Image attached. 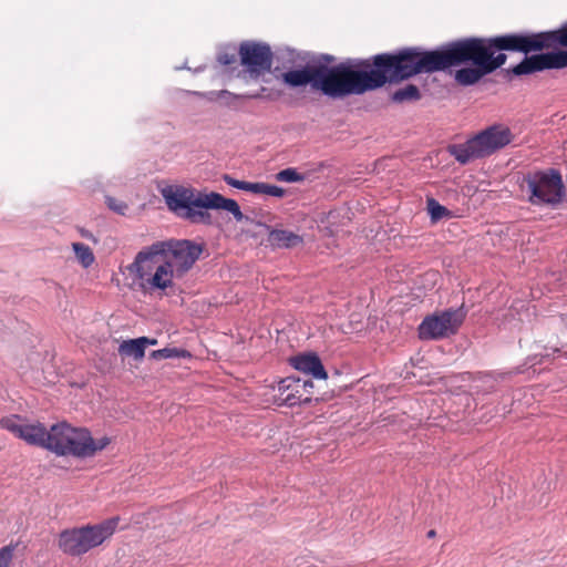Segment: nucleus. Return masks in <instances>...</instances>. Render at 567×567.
Segmentation results:
<instances>
[{
	"label": "nucleus",
	"mask_w": 567,
	"mask_h": 567,
	"mask_svg": "<svg viewBox=\"0 0 567 567\" xmlns=\"http://www.w3.org/2000/svg\"><path fill=\"white\" fill-rule=\"evenodd\" d=\"M557 45L567 47V23L558 30L539 33H509L494 38H467L450 42L436 50L406 48L401 50V79L421 73L444 71L471 62L475 68L455 72V81L464 86L477 83L506 62V54L494 55L495 50L525 54Z\"/></svg>",
	"instance_id": "1"
},
{
	"label": "nucleus",
	"mask_w": 567,
	"mask_h": 567,
	"mask_svg": "<svg viewBox=\"0 0 567 567\" xmlns=\"http://www.w3.org/2000/svg\"><path fill=\"white\" fill-rule=\"evenodd\" d=\"M202 246L187 240H159L142 248L126 269L144 293L172 288L199 258Z\"/></svg>",
	"instance_id": "2"
},
{
	"label": "nucleus",
	"mask_w": 567,
	"mask_h": 567,
	"mask_svg": "<svg viewBox=\"0 0 567 567\" xmlns=\"http://www.w3.org/2000/svg\"><path fill=\"white\" fill-rule=\"evenodd\" d=\"M401 51L396 54H378L373 63L362 61L354 70L346 63L334 66L315 65L313 90L322 94L341 99L348 95H359L383 86L386 82L402 81Z\"/></svg>",
	"instance_id": "3"
},
{
	"label": "nucleus",
	"mask_w": 567,
	"mask_h": 567,
	"mask_svg": "<svg viewBox=\"0 0 567 567\" xmlns=\"http://www.w3.org/2000/svg\"><path fill=\"white\" fill-rule=\"evenodd\" d=\"M159 193L172 213L193 224L210 225L212 215L207 209L229 212L237 221L247 219L235 199L215 192H198L190 186L171 184L159 187Z\"/></svg>",
	"instance_id": "4"
},
{
	"label": "nucleus",
	"mask_w": 567,
	"mask_h": 567,
	"mask_svg": "<svg viewBox=\"0 0 567 567\" xmlns=\"http://www.w3.org/2000/svg\"><path fill=\"white\" fill-rule=\"evenodd\" d=\"M110 444L107 436L93 439L85 427H74L66 422L54 424L48 430L47 450L60 456L72 455L79 458L94 456Z\"/></svg>",
	"instance_id": "5"
},
{
	"label": "nucleus",
	"mask_w": 567,
	"mask_h": 567,
	"mask_svg": "<svg viewBox=\"0 0 567 567\" xmlns=\"http://www.w3.org/2000/svg\"><path fill=\"white\" fill-rule=\"evenodd\" d=\"M513 140L514 134L507 125L494 124L481 131L464 143L449 145L447 152L460 164L465 165L474 159L487 157L494 154L509 145Z\"/></svg>",
	"instance_id": "6"
},
{
	"label": "nucleus",
	"mask_w": 567,
	"mask_h": 567,
	"mask_svg": "<svg viewBox=\"0 0 567 567\" xmlns=\"http://www.w3.org/2000/svg\"><path fill=\"white\" fill-rule=\"evenodd\" d=\"M118 522V517H112L97 524L66 528L59 534L58 547L68 556L81 557L110 539Z\"/></svg>",
	"instance_id": "7"
},
{
	"label": "nucleus",
	"mask_w": 567,
	"mask_h": 567,
	"mask_svg": "<svg viewBox=\"0 0 567 567\" xmlns=\"http://www.w3.org/2000/svg\"><path fill=\"white\" fill-rule=\"evenodd\" d=\"M533 205H557L565 196V186L558 171L550 168L529 174L525 178Z\"/></svg>",
	"instance_id": "8"
},
{
	"label": "nucleus",
	"mask_w": 567,
	"mask_h": 567,
	"mask_svg": "<svg viewBox=\"0 0 567 567\" xmlns=\"http://www.w3.org/2000/svg\"><path fill=\"white\" fill-rule=\"evenodd\" d=\"M466 316L463 307L426 317L419 327L421 339H441L456 332Z\"/></svg>",
	"instance_id": "9"
},
{
	"label": "nucleus",
	"mask_w": 567,
	"mask_h": 567,
	"mask_svg": "<svg viewBox=\"0 0 567 567\" xmlns=\"http://www.w3.org/2000/svg\"><path fill=\"white\" fill-rule=\"evenodd\" d=\"M241 64L252 78H258L269 71L272 64V52L268 44L245 41L239 47Z\"/></svg>",
	"instance_id": "10"
},
{
	"label": "nucleus",
	"mask_w": 567,
	"mask_h": 567,
	"mask_svg": "<svg viewBox=\"0 0 567 567\" xmlns=\"http://www.w3.org/2000/svg\"><path fill=\"white\" fill-rule=\"evenodd\" d=\"M0 426L30 445L45 447L48 430L40 422L27 423L19 415H9L0 420Z\"/></svg>",
	"instance_id": "11"
},
{
	"label": "nucleus",
	"mask_w": 567,
	"mask_h": 567,
	"mask_svg": "<svg viewBox=\"0 0 567 567\" xmlns=\"http://www.w3.org/2000/svg\"><path fill=\"white\" fill-rule=\"evenodd\" d=\"M567 66V51H553L526 56L512 69L515 75L532 74L535 72L563 69Z\"/></svg>",
	"instance_id": "12"
},
{
	"label": "nucleus",
	"mask_w": 567,
	"mask_h": 567,
	"mask_svg": "<svg viewBox=\"0 0 567 567\" xmlns=\"http://www.w3.org/2000/svg\"><path fill=\"white\" fill-rule=\"evenodd\" d=\"M308 385L312 386V382L307 380L302 381L300 379L295 378L282 379L278 383V404L295 406L300 404L301 402L309 401L308 398L302 399L301 395L299 394L300 389H306Z\"/></svg>",
	"instance_id": "13"
},
{
	"label": "nucleus",
	"mask_w": 567,
	"mask_h": 567,
	"mask_svg": "<svg viewBox=\"0 0 567 567\" xmlns=\"http://www.w3.org/2000/svg\"><path fill=\"white\" fill-rule=\"evenodd\" d=\"M291 365L315 379H327V372L321 363L319 357L315 353L299 354L290 359Z\"/></svg>",
	"instance_id": "14"
},
{
	"label": "nucleus",
	"mask_w": 567,
	"mask_h": 567,
	"mask_svg": "<svg viewBox=\"0 0 567 567\" xmlns=\"http://www.w3.org/2000/svg\"><path fill=\"white\" fill-rule=\"evenodd\" d=\"M282 80L286 84L292 87L310 84L315 86V66L305 68L301 70H292L282 74Z\"/></svg>",
	"instance_id": "15"
},
{
	"label": "nucleus",
	"mask_w": 567,
	"mask_h": 567,
	"mask_svg": "<svg viewBox=\"0 0 567 567\" xmlns=\"http://www.w3.org/2000/svg\"><path fill=\"white\" fill-rule=\"evenodd\" d=\"M268 240L271 246L278 248H291L302 243V238L299 235L286 229L270 230Z\"/></svg>",
	"instance_id": "16"
},
{
	"label": "nucleus",
	"mask_w": 567,
	"mask_h": 567,
	"mask_svg": "<svg viewBox=\"0 0 567 567\" xmlns=\"http://www.w3.org/2000/svg\"><path fill=\"white\" fill-rule=\"evenodd\" d=\"M147 337L125 340L118 346V353L122 357H131L135 360H142L145 355Z\"/></svg>",
	"instance_id": "17"
},
{
	"label": "nucleus",
	"mask_w": 567,
	"mask_h": 567,
	"mask_svg": "<svg viewBox=\"0 0 567 567\" xmlns=\"http://www.w3.org/2000/svg\"><path fill=\"white\" fill-rule=\"evenodd\" d=\"M194 94L205 96L208 101L225 100V103L227 105H230L235 100H238V99H257V97H259V94L236 95L227 90L212 91L208 93L194 92Z\"/></svg>",
	"instance_id": "18"
},
{
	"label": "nucleus",
	"mask_w": 567,
	"mask_h": 567,
	"mask_svg": "<svg viewBox=\"0 0 567 567\" xmlns=\"http://www.w3.org/2000/svg\"><path fill=\"white\" fill-rule=\"evenodd\" d=\"M72 249L76 260L84 267L89 268L93 265L95 257L92 249L83 243H73Z\"/></svg>",
	"instance_id": "19"
},
{
	"label": "nucleus",
	"mask_w": 567,
	"mask_h": 567,
	"mask_svg": "<svg viewBox=\"0 0 567 567\" xmlns=\"http://www.w3.org/2000/svg\"><path fill=\"white\" fill-rule=\"evenodd\" d=\"M426 205L427 212L433 223L451 216V212L434 198H429L426 200Z\"/></svg>",
	"instance_id": "20"
},
{
	"label": "nucleus",
	"mask_w": 567,
	"mask_h": 567,
	"mask_svg": "<svg viewBox=\"0 0 567 567\" xmlns=\"http://www.w3.org/2000/svg\"><path fill=\"white\" fill-rule=\"evenodd\" d=\"M419 99L420 91L417 86L413 84H409L402 89L396 90L392 95V100L394 102L415 101Z\"/></svg>",
	"instance_id": "21"
},
{
	"label": "nucleus",
	"mask_w": 567,
	"mask_h": 567,
	"mask_svg": "<svg viewBox=\"0 0 567 567\" xmlns=\"http://www.w3.org/2000/svg\"><path fill=\"white\" fill-rule=\"evenodd\" d=\"M151 357L156 360L171 359V358H189L190 353L185 349L164 348V349L153 351L151 353Z\"/></svg>",
	"instance_id": "22"
},
{
	"label": "nucleus",
	"mask_w": 567,
	"mask_h": 567,
	"mask_svg": "<svg viewBox=\"0 0 567 567\" xmlns=\"http://www.w3.org/2000/svg\"><path fill=\"white\" fill-rule=\"evenodd\" d=\"M276 179L286 183H297L303 181V175L299 174L295 168H286L276 174Z\"/></svg>",
	"instance_id": "23"
},
{
	"label": "nucleus",
	"mask_w": 567,
	"mask_h": 567,
	"mask_svg": "<svg viewBox=\"0 0 567 567\" xmlns=\"http://www.w3.org/2000/svg\"><path fill=\"white\" fill-rule=\"evenodd\" d=\"M17 545L9 544L0 548V567H9L13 560Z\"/></svg>",
	"instance_id": "24"
},
{
	"label": "nucleus",
	"mask_w": 567,
	"mask_h": 567,
	"mask_svg": "<svg viewBox=\"0 0 567 567\" xmlns=\"http://www.w3.org/2000/svg\"><path fill=\"white\" fill-rule=\"evenodd\" d=\"M259 194L281 198L285 196L286 192L277 185L259 182Z\"/></svg>",
	"instance_id": "25"
},
{
	"label": "nucleus",
	"mask_w": 567,
	"mask_h": 567,
	"mask_svg": "<svg viewBox=\"0 0 567 567\" xmlns=\"http://www.w3.org/2000/svg\"><path fill=\"white\" fill-rule=\"evenodd\" d=\"M106 204L110 209L114 210L117 214L124 215L127 210V205L123 202H120L113 197H106Z\"/></svg>",
	"instance_id": "26"
},
{
	"label": "nucleus",
	"mask_w": 567,
	"mask_h": 567,
	"mask_svg": "<svg viewBox=\"0 0 567 567\" xmlns=\"http://www.w3.org/2000/svg\"><path fill=\"white\" fill-rule=\"evenodd\" d=\"M241 190H246L252 194H259V183H251L243 181L240 185Z\"/></svg>",
	"instance_id": "27"
},
{
	"label": "nucleus",
	"mask_w": 567,
	"mask_h": 567,
	"mask_svg": "<svg viewBox=\"0 0 567 567\" xmlns=\"http://www.w3.org/2000/svg\"><path fill=\"white\" fill-rule=\"evenodd\" d=\"M235 61H236V56L234 53H231V54L220 53L218 55V62L223 65H229V64L234 63Z\"/></svg>",
	"instance_id": "28"
},
{
	"label": "nucleus",
	"mask_w": 567,
	"mask_h": 567,
	"mask_svg": "<svg viewBox=\"0 0 567 567\" xmlns=\"http://www.w3.org/2000/svg\"><path fill=\"white\" fill-rule=\"evenodd\" d=\"M224 181L227 185L234 187V188H237V189H240V185L243 183V181H239V179H236L229 175H225L224 176Z\"/></svg>",
	"instance_id": "29"
},
{
	"label": "nucleus",
	"mask_w": 567,
	"mask_h": 567,
	"mask_svg": "<svg viewBox=\"0 0 567 567\" xmlns=\"http://www.w3.org/2000/svg\"><path fill=\"white\" fill-rule=\"evenodd\" d=\"M157 343V340L156 339H150L147 338V344H151V346H154Z\"/></svg>",
	"instance_id": "30"
},
{
	"label": "nucleus",
	"mask_w": 567,
	"mask_h": 567,
	"mask_svg": "<svg viewBox=\"0 0 567 567\" xmlns=\"http://www.w3.org/2000/svg\"><path fill=\"white\" fill-rule=\"evenodd\" d=\"M427 276L434 280L437 277V274L432 271V272H429Z\"/></svg>",
	"instance_id": "31"
},
{
	"label": "nucleus",
	"mask_w": 567,
	"mask_h": 567,
	"mask_svg": "<svg viewBox=\"0 0 567 567\" xmlns=\"http://www.w3.org/2000/svg\"><path fill=\"white\" fill-rule=\"evenodd\" d=\"M435 536V530L431 529L427 532V537L432 538Z\"/></svg>",
	"instance_id": "32"
}]
</instances>
